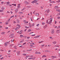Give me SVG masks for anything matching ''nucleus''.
I'll return each instance as SVG.
<instances>
[{
	"instance_id": "obj_54",
	"label": "nucleus",
	"mask_w": 60,
	"mask_h": 60,
	"mask_svg": "<svg viewBox=\"0 0 60 60\" xmlns=\"http://www.w3.org/2000/svg\"><path fill=\"white\" fill-rule=\"evenodd\" d=\"M35 59V57H34V59H33V60H34Z\"/></svg>"
},
{
	"instance_id": "obj_3",
	"label": "nucleus",
	"mask_w": 60,
	"mask_h": 60,
	"mask_svg": "<svg viewBox=\"0 0 60 60\" xmlns=\"http://www.w3.org/2000/svg\"><path fill=\"white\" fill-rule=\"evenodd\" d=\"M15 13H17V12L18 11V8L16 9L15 10Z\"/></svg>"
},
{
	"instance_id": "obj_55",
	"label": "nucleus",
	"mask_w": 60,
	"mask_h": 60,
	"mask_svg": "<svg viewBox=\"0 0 60 60\" xmlns=\"http://www.w3.org/2000/svg\"><path fill=\"white\" fill-rule=\"evenodd\" d=\"M41 46L42 47H43V46H44V45H41Z\"/></svg>"
},
{
	"instance_id": "obj_8",
	"label": "nucleus",
	"mask_w": 60,
	"mask_h": 60,
	"mask_svg": "<svg viewBox=\"0 0 60 60\" xmlns=\"http://www.w3.org/2000/svg\"><path fill=\"white\" fill-rule=\"evenodd\" d=\"M47 11V13H49V9H48L47 10H46V11Z\"/></svg>"
},
{
	"instance_id": "obj_40",
	"label": "nucleus",
	"mask_w": 60,
	"mask_h": 60,
	"mask_svg": "<svg viewBox=\"0 0 60 60\" xmlns=\"http://www.w3.org/2000/svg\"><path fill=\"white\" fill-rule=\"evenodd\" d=\"M30 19L31 21H33V19H32V18L31 17Z\"/></svg>"
},
{
	"instance_id": "obj_62",
	"label": "nucleus",
	"mask_w": 60,
	"mask_h": 60,
	"mask_svg": "<svg viewBox=\"0 0 60 60\" xmlns=\"http://www.w3.org/2000/svg\"><path fill=\"white\" fill-rule=\"evenodd\" d=\"M13 23H14L15 24V23H16V22L14 21L13 22Z\"/></svg>"
},
{
	"instance_id": "obj_45",
	"label": "nucleus",
	"mask_w": 60,
	"mask_h": 60,
	"mask_svg": "<svg viewBox=\"0 0 60 60\" xmlns=\"http://www.w3.org/2000/svg\"><path fill=\"white\" fill-rule=\"evenodd\" d=\"M18 27H19V28H20V25H19L18 26Z\"/></svg>"
},
{
	"instance_id": "obj_34",
	"label": "nucleus",
	"mask_w": 60,
	"mask_h": 60,
	"mask_svg": "<svg viewBox=\"0 0 60 60\" xmlns=\"http://www.w3.org/2000/svg\"><path fill=\"white\" fill-rule=\"evenodd\" d=\"M45 24V22H42V25H44Z\"/></svg>"
},
{
	"instance_id": "obj_57",
	"label": "nucleus",
	"mask_w": 60,
	"mask_h": 60,
	"mask_svg": "<svg viewBox=\"0 0 60 60\" xmlns=\"http://www.w3.org/2000/svg\"><path fill=\"white\" fill-rule=\"evenodd\" d=\"M8 24V22L6 23V25H7Z\"/></svg>"
},
{
	"instance_id": "obj_16",
	"label": "nucleus",
	"mask_w": 60,
	"mask_h": 60,
	"mask_svg": "<svg viewBox=\"0 0 60 60\" xmlns=\"http://www.w3.org/2000/svg\"><path fill=\"white\" fill-rule=\"evenodd\" d=\"M5 34V32H3L1 33V34Z\"/></svg>"
},
{
	"instance_id": "obj_21",
	"label": "nucleus",
	"mask_w": 60,
	"mask_h": 60,
	"mask_svg": "<svg viewBox=\"0 0 60 60\" xmlns=\"http://www.w3.org/2000/svg\"><path fill=\"white\" fill-rule=\"evenodd\" d=\"M57 7H58V6H56L54 8H55V9H56Z\"/></svg>"
},
{
	"instance_id": "obj_39",
	"label": "nucleus",
	"mask_w": 60,
	"mask_h": 60,
	"mask_svg": "<svg viewBox=\"0 0 60 60\" xmlns=\"http://www.w3.org/2000/svg\"><path fill=\"white\" fill-rule=\"evenodd\" d=\"M54 47H59V46H58L55 45Z\"/></svg>"
},
{
	"instance_id": "obj_18",
	"label": "nucleus",
	"mask_w": 60,
	"mask_h": 60,
	"mask_svg": "<svg viewBox=\"0 0 60 60\" xmlns=\"http://www.w3.org/2000/svg\"><path fill=\"white\" fill-rule=\"evenodd\" d=\"M28 56H26V57H25L26 59H27V58L28 57Z\"/></svg>"
},
{
	"instance_id": "obj_20",
	"label": "nucleus",
	"mask_w": 60,
	"mask_h": 60,
	"mask_svg": "<svg viewBox=\"0 0 60 60\" xmlns=\"http://www.w3.org/2000/svg\"><path fill=\"white\" fill-rule=\"evenodd\" d=\"M34 26V23H33L31 25V26Z\"/></svg>"
},
{
	"instance_id": "obj_30",
	"label": "nucleus",
	"mask_w": 60,
	"mask_h": 60,
	"mask_svg": "<svg viewBox=\"0 0 60 60\" xmlns=\"http://www.w3.org/2000/svg\"><path fill=\"white\" fill-rule=\"evenodd\" d=\"M19 13H20V14H23V12H20Z\"/></svg>"
},
{
	"instance_id": "obj_12",
	"label": "nucleus",
	"mask_w": 60,
	"mask_h": 60,
	"mask_svg": "<svg viewBox=\"0 0 60 60\" xmlns=\"http://www.w3.org/2000/svg\"><path fill=\"white\" fill-rule=\"evenodd\" d=\"M47 25H46L45 26H44L43 28H45H45H46V27H47Z\"/></svg>"
},
{
	"instance_id": "obj_19",
	"label": "nucleus",
	"mask_w": 60,
	"mask_h": 60,
	"mask_svg": "<svg viewBox=\"0 0 60 60\" xmlns=\"http://www.w3.org/2000/svg\"><path fill=\"white\" fill-rule=\"evenodd\" d=\"M29 59H33V57H31V58H29Z\"/></svg>"
},
{
	"instance_id": "obj_47",
	"label": "nucleus",
	"mask_w": 60,
	"mask_h": 60,
	"mask_svg": "<svg viewBox=\"0 0 60 60\" xmlns=\"http://www.w3.org/2000/svg\"><path fill=\"white\" fill-rule=\"evenodd\" d=\"M28 51H32V49H30V50H29Z\"/></svg>"
},
{
	"instance_id": "obj_7",
	"label": "nucleus",
	"mask_w": 60,
	"mask_h": 60,
	"mask_svg": "<svg viewBox=\"0 0 60 60\" xmlns=\"http://www.w3.org/2000/svg\"><path fill=\"white\" fill-rule=\"evenodd\" d=\"M13 45H14V44H11L10 45V47L11 48V47H12V46H13Z\"/></svg>"
},
{
	"instance_id": "obj_61",
	"label": "nucleus",
	"mask_w": 60,
	"mask_h": 60,
	"mask_svg": "<svg viewBox=\"0 0 60 60\" xmlns=\"http://www.w3.org/2000/svg\"><path fill=\"white\" fill-rule=\"evenodd\" d=\"M35 34H34V35H32L31 36H35Z\"/></svg>"
},
{
	"instance_id": "obj_31",
	"label": "nucleus",
	"mask_w": 60,
	"mask_h": 60,
	"mask_svg": "<svg viewBox=\"0 0 60 60\" xmlns=\"http://www.w3.org/2000/svg\"><path fill=\"white\" fill-rule=\"evenodd\" d=\"M57 3H60V0H59L58 1H57Z\"/></svg>"
},
{
	"instance_id": "obj_35",
	"label": "nucleus",
	"mask_w": 60,
	"mask_h": 60,
	"mask_svg": "<svg viewBox=\"0 0 60 60\" xmlns=\"http://www.w3.org/2000/svg\"><path fill=\"white\" fill-rule=\"evenodd\" d=\"M27 39H29V38H30V37H28L27 38Z\"/></svg>"
},
{
	"instance_id": "obj_26",
	"label": "nucleus",
	"mask_w": 60,
	"mask_h": 60,
	"mask_svg": "<svg viewBox=\"0 0 60 60\" xmlns=\"http://www.w3.org/2000/svg\"><path fill=\"white\" fill-rule=\"evenodd\" d=\"M10 3V2H7V4H8Z\"/></svg>"
},
{
	"instance_id": "obj_63",
	"label": "nucleus",
	"mask_w": 60,
	"mask_h": 60,
	"mask_svg": "<svg viewBox=\"0 0 60 60\" xmlns=\"http://www.w3.org/2000/svg\"><path fill=\"white\" fill-rule=\"evenodd\" d=\"M26 30H27V29H25L24 30V32H26Z\"/></svg>"
},
{
	"instance_id": "obj_4",
	"label": "nucleus",
	"mask_w": 60,
	"mask_h": 60,
	"mask_svg": "<svg viewBox=\"0 0 60 60\" xmlns=\"http://www.w3.org/2000/svg\"><path fill=\"white\" fill-rule=\"evenodd\" d=\"M20 4H18V5L17 6V7L18 8H17L18 9V8H20Z\"/></svg>"
},
{
	"instance_id": "obj_59",
	"label": "nucleus",
	"mask_w": 60,
	"mask_h": 60,
	"mask_svg": "<svg viewBox=\"0 0 60 60\" xmlns=\"http://www.w3.org/2000/svg\"><path fill=\"white\" fill-rule=\"evenodd\" d=\"M15 31H17V30H18L17 29H16V28L15 29Z\"/></svg>"
},
{
	"instance_id": "obj_64",
	"label": "nucleus",
	"mask_w": 60,
	"mask_h": 60,
	"mask_svg": "<svg viewBox=\"0 0 60 60\" xmlns=\"http://www.w3.org/2000/svg\"><path fill=\"white\" fill-rule=\"evenodd\" d=\"M4 11V10H1V12H2V11Z\"/></svg>"
},
{
	"instance_id": "obj_51",
	"label": "nucleus",
	"mask_w": 60,
	"mask_h": 60,
	"mask_svg": "<svg viewBox=\"0 0 60 60\" xmlns=\"http://www.w3.org/2000/svg\"><path fill=\"white\" fill-rule=\"evenodd\" d=\"M57 22H56V20L55 21V24H56Z\"/></svg>"
},
{
	"instance_id": "obj_44",
	"label": "nucleus",
	"mask_w": 60,
	"mask_h": 60,
	"mask_svg": "<svg viewBox=\"0 0 60 60\" xmlns=\"http://www.w3.org/2000/svg\"><path fill=\"white\" fill-rule=\"evenodd\" d=\"M35 53L37 54H38V52H36Z\"/></svg>"
},
{
	"instance_id": "obj_25",
	"label": "nucleus",
	"mask_w": 60,
	"mask_h": 60,
	"mask_svg": "<svg viewBox=\"0 0 60 60\" xmlns=\"http://www.w3.org/2000/svg\"><path fill=\"white\" fill-rule=\"evenodd\" d=\"M45 52H49V50H46L45 51Z\"/></svg>"
},
{
	"instance_id": "obj_2",
	"label": "nucleus",
	"mask_w": 60,
	"mask_h": 60,
	"mask_svg": "<svg viewBox=\"0 0 60 60\" xmlns=\"http://www.w3.org/2000/svg\"><path fill=\"white\" fill-rule=\"evenodd\" d=\"M53 18H51L50 19H51L50 21L49 22V24H51V23H52V19H53Z\"/></svg>"
},
{
	"instance_id": "obj_43",
	"label": "nucleus",
	"mask_w": 60,
	"mask_h": 60,
	"mask_svg": "<svg viewBox=\"0 0 60 60\" xmlns=\"http://www.w3.org/2000/svg\"><path fill=\"white\" fill-rule=\"evenodd\" d=\"M4 57H2V58H1L0 59H1V60H2V59H3Z\"/></svg>"
},
{
	"instance_id": "obj_28",
	"label": "nucleus",
	"mask_w": 60,
	"mask_h": 60,
	"mask_svg": "<svg viewBox=\"0 0 60 60\" xmlns=\"http://www.w3.org/2000/svg\"><path fill=\"white\" fill-rule=\"evenodd\" d=\"M1 9H3V10H4L5 9L4 8H3V7H2V8H1Z\"/></svg>"
},
{
	"instance_id": "obj_33",
	"label": "nucleus",
	"mask_w": 60,
	"mask_h": 60,
	"mask_svg": "<svg viewBox=\"0 0 60 60\" xmlns=\"http://www.w3.org/2000/svg\"><path fill=\"white\" fill-rule=\"evenodd\" d=\"M40 35H38V36H37V38H38V37H40Z\"/></svg>"
},
{
	"instance_id": "obj_48",
	"label": "nucleus",
	"mask_w": 60,
	"mask_h": 60,
	"mask_svg": "<svg viewBox=\"0 0 60 60\" xmlns=\"http://www.w3.org/2000/svg\"><path fill=\"white\" fill-rule=\"evenodd\" d=\"M5 29H8V27H6L5 28Z\"/></svg>"
},
{
	"instance_id": "obj_58",
	"label": "nucleus",
	"mask_w": 60,
	"mask_h": 60,
	"mask_svg": "<svg viewBox=\"0 0 60 60\" xmlns=\"http://www.w3.org/2000/svg\"><path fill=\"white\" fill-rule=\"evenodd\" d=\"M36 4H37V5L38 4H39L38 3H36Z\"/></svg>"
},
{
	"instance_id": "obj_15",
	"label": "nucleus",
	"mask_w": 60,
	"mask_h": 60,
	"mask_svg": "<svg viewBox=\"0 0 60 60\" xmlns=\"http://www.w3.org/2000/svg\"><path fill=\"white\" fill-rule=\"evenodd\" d=\"M53 44H56V41H54L53 42Z\"/></svg>"
},
{
	"instance_id": "obj_56",
	"label": "nucleus",
	"mask_w": 60,
	"mask_h": 60,
	"mask_svg": "<svg viewBox=\"0 0 60 60\" xmlns=\"http://www.w3.org/2000/svg\"><path fill=\"white\" fill-rule=\"evenodd\" d=\"M10 12H11V14H12V13H13V12H12V11H10Z\"/></svg>"
},
{
	"instance_id": "obj_22",
	"label": "nucleus",
	"mask_w": 60,
	"mask_h": 60,
	"mask_svg": "<svg viewBox=\"0 0 60 60\" xmlns=\"http://www.w3.org/2000/svg\"><path fill=\"white\" fill-rule=\"evenodd\" d=\"M26 9V8H23L21 10V11H23L24 10H25Z\"/></svg>"
},
{
	"instance_id": "obj_1",
	"label": "nucleus",
	"mask_w": 60,
	"mask_h": 60,
	"mask_svg": "<svg viewBox=\"0 0 60 60\" xmlns=\"http://www.w3.org/2000/svg\"><path fill=\"white\" fill-rule=\"evenodd\" d=\"M14 34H10V35H9V37H10L11 38H13L14 37Z\"/></svg>"
},
{
	"instance_id": "obj_42",
	"label": "nucleus",
	"mask_w": 60,
	"mask_h": 60,
	"mask_svg": "<svg viewBox=\"0 0 60 60\" xmlns=\"http://www.w3.org/2000/svg\"><path fill=\"white\" fill-rule=\"evenodd\" d=\"M46 23L48 24V20H46Z\"/></svg>"
},
{
	"instance_id": "obj_9",
	"label": "nucleus",
	"mask_w": 60,
	"mask_h": 60,
	"mask_svg": "<svg viewBox=\"0 0 60 60\" xmlns=\"http://www.w3.org/2000/svg\"><path fill=\"white\" fill-rule=\"evenodd\" d=\"M20 51H18L17 52V55H18L20 54Z\"/></svg>"
},
{
	"instance_id": "obj_24",
	"label": "nucleus",
	"mask_w": 60,
	"mask_h": 60,
	"mask_svg": "<svg viewBox=\"0 0 60 60\" xmlns=\"http://www.w3.org/2000/svg\"><path fill=\"white\" fill-rule=\"evenodd\" d=\"M23 37V35H21L20 36V37Z\"/></svg>"
},
{
	"instance_id": "obj_37",
	"label": "nucleus",
	"mask_w": 60,
	"mask_h": 60,
	"mask_svg": "<svg viewBox=\"0 0 60 60\" xmlns=\"http://www.w3.org/2000/svg\"><path fill=\"white\" fill-rule=\"evenodd\" d=\"M43 41H42L41 42L39 41V43H41V42H43Z\"/></svg>"
},
{
	"instance_id": "obj_32",
	"label": "nucleus",
	"mask_w": 60,
	"mask_h": 60,
	"mask_svg": "<svg viewBox=\"0 0 60 60\" xmlns=\"http://www.w3.org/2000/svg\"><path fill=\"white\" fill-rule=\"evenodd\" d=\"M57 19H60V17H57Z\"/></svg>"
},
{
	"instance_id": "obj_38",
	"label": "nucleus",
	"mask_w": 60,
	"mask_h": 60,
	"mask_svg": "<svg viewBox=\"0 0 60 60\" xmlns=\"http://www.w3.org/2000/svg\"><path fill=\"white\" fill-rule=\"evenodd\" d=\"M22 55L24 56H26V54H23Z\"/></svg>"
},
{
	"instance_id": "obj_27",
	"label": "nucleus",
	"mask_w": 60,
	"mask_h": 60,
	"mask_svg": "<svg viewBox=\"0 0 60 60\" xmlns=\"http://www.w3.org/2000/svg\"><path fill=\"white\" fill-rule=\"evenodd\" d=\"M23 41H24V40H23V39H22V41H21L20 42L21 43L22 42H23Z\"/></svg>"
},
{
	"instance_id": "obj_23",
	"label": "nucleus",
	"mask_w": 60,
	"mask_h": 60,
	"mask_svg": "<svg viewBox=\"0 0 60 60\" xmlns=\"http://www.w3.org/2000/svg\"><path fill=\"white\" fill-rule=\"evenodd\" d=\"M14 48L15 49H17V47H16V46H14Z\"/></svg>"
},
{
	"instance_id": "obj_10",
	"label": "nucleus",
	"mask_w": 60,
	"mask_h": 60,
	"mask_svg": "<svg viewBox=\"0 0 60 60\" xmlns=\"http://www.w3.org/2000/svg\"><path fill=\"white\" fill-rule=\"evenodd\" d=\"M57 32H56V33H57V34H59V33H60V31H59V30H56Z\"/></svg>"
},
{
	"instance_id": "obj_6",
	"label": "nucleus",
	"mask_w": 60,
	"mask_h": 60,
	"mask_svg": "<svg viewBox=\"0 0 60 60\" xmlns=\"http://www.w3.org/2000/svg\"><path fill=\"white\" fill-rule=\"evenodd\" d=\"M51 34H54V30H52L51 31Z\"/></svg>"
},
{
	"instance_id": "obj_50",
	"label": "nucleus",
	"mask_w": 60,
	"mask_h": 60,
	"mask_svg": "<svg viewBox=\"0 0 60 60\" xmlns=\"http://www.w3.org/2000/svg\"><path fill=\"white\" fill-rule=\"evenodd\" d=\"M14 17V15H13L11 16L10 17V18H12V17Z\"/></svg>"
},
{
	"instance_id": "obj_52",
	"label": "nucleus",
	"mask_w": 60,
	"mask_h": 60,
	"mask_svg": "<svg viewBox=\"0 0 60 60\" xmlns=\"http://www.w3.org/2000/svg\"><path fill=\"white\" fill-rule=\"evenodd\" d=\"M60 11H59V10L58 9V11L59 12L60 11Z\"/></svg>"
},
{
	"instance_id": "obj_5",
	"label": "nucleus",
	"mask_w": 60,
	"mask_h": 60,
	"mask_svg": "<svg viewBox=\"0 0 60 60\" xmlns=\"http://www.w3.org/2000/svg\"><path fill=\"white\" fill-rule=\"evenodd\" d=\"M24 3L25 4H28V2H27L26 1H25L24 2Z\"/></svg>"
},
{
	"instance_id": "obj_49",
	"label": "nucleus",
	"mask_w": 60,
	"mask_h": 60,
	"mask_svg": "<svg viewBox=\"0 0 60 60\" xmlns=\"http://www.w3.org/2000/svg\"><path fill=\"white\" fill-rule=\"evenodd\" d=\"M16 29H17V30L18 29H19V27H16Z\"/></svg>"
},
{
	"instance_id": "obj_41",
	"label": "nucleus",
	"mask_w": 60,
	"mask_h": 60,
	"mask_svg": "<svg viewBox=\"0 0 60 60\" xmlns=\"http://www.w3.org/2000/svg\"><path fill=\"white\" fill-rule=\"evenodd\" d=\"M30 7H31L30 6H27V8H30Z\"/></svg>"
},
{
	"instance_id": "obj_60",
	"label": "nucleus",
	"mask_w": 60,
	"mask_h": 60,
	"mask_svg": "<svg viewBox=\"0 0 60 60\" xmlns=\"http://www.w3.org/2000/svg\"><path fill=\"white\" fill-rule=\"evenodd\" d=\"M26 44V43L25 42L23 44V45H25V44Z\"/></svg>"
},
{
	"instance_id": "obj_13",
	"label": "nucleus",
	"mask_w": 60,
	"mask_h": 60,
	"mask_svg": "<svg viewBox=\"0 0 60 60\" xmlns=\"http://www.w3.org/2000/svg\"><path fill=\"white\" fill-rule=\"evenodd\" d=\"M4 45L5 46H7V42H6L4 44Z\"/></svg>"
},
{
	"instance_id": "obj_11",
	"label": "nucleus",
	"mask_w": 60,
	"mask_h": 60,
	"mask_svg": "<svg viewBox=\"0 0 60 60\" xmlns=\"http://www.w3.org/2000/svg\"><path fill=\"white\" fill-rule=\"evenodd\" d=\"M32 30L30 29L27 31L28 33L29 32H30V31H31Z\"/></svg>"
},
{
	"instance_id": "obj_53",
	"label": "nucleus",
	"mask_w": 60,
	"mask_h": 60,
	"mask_svg": "<svg viewBox=\"0 0 60 60\" xmlns=\"http://www.w3.org/2000/svg\"><path fill=\"white\" fill-rule=\"evenodd\" d=\"M39 25V24H38L37 25V26H38Z\"/></svg>"
},
{
	"instance_id": "obj_46",
	"label": "nucleus",
	"mask_w": 60,
	"mask_h": 60,
	"mask_svg": "<svg viewBox=\"0 0 60 60\" xmlns=\"http://www.w3.org/2000/svg\"><path fill=\"white\" fill-rule=\"evenodd\" d=\"M3 3H4V2H1V4H3Z\"/></svg>"
},
{
	"instance_id": "obj_17",
	"label": "nucleus",
	"mask_w": 60,
	"mask_h": 60,
	"mask_svg": "<svg viewBox=\"0 0 60 60\" xmlns=\"http://www.w3.org/2000/svg\"><path fill=\"white\" fill-rule=\"evenodd\" d=\"M46 55H44L42 56V57L43 58V57H46Z\"/></svg>"
},
{
	"instance_id": "obj_14",
	"label": "nucleus",
	"mask_w": 60,
	"mask_h": 60,
	"mask_svg": "<svg viewBox=\"0 0 60 60\" xmlns=\"http://www.w3.org/2000/svg\"><path fill=\"white\" fill-rule=\"evenodd\" d=\"M17 23H19V19H17Z\"/></svg>"
},
{
	"instance_id": "obj_36",
	"label": "nucleus",
	"mask_w": 60,
	"mask_h": 60,
	"mask_svg": "<svg viewBox=\"0 0 60 60\" xmlns=\"http://www.w3.org/2000/svg\"><path fill=\"white\" fill-rule=\"evenodd\" d=\"M60 28V26H59L57 27V29H58V28Z\"/></svg>"
},
{
	"instance_id": "obj_29",
	"label": "nucleus",
	"mask_w": 60,
	"mask_h": 60,
	"mask_svg": "<svg viewBox=\"0 0 60 60\" xmlns=\"http://www.w3.org/2000/svg\"><path fill=\"white\" fill-rule=\"evenodd\" d=\"M36 15H37L36 16H39V13H38V14L37 13H36Z\"/></svg>"
}]
</instances>
